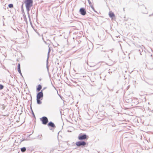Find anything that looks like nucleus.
Wrapping results in <instances>:
<instances>
[{
  "mask_svg": "<svg viewBox=\"0 0 153 153\" xmlns=\"http://www.w3.org/2000/svg\"><path fill=\"white\" fill-rule=\"evenodd\" d=\"M89 138L88 136L85 134H79L78 136V139L81 141H82L85 140H87Z\"/></svg>",
  "mask_w": 153,
  "mask_h": 153,
  "instance_id": "f03ea898",
  "label": "nucleus"
},
{
  "mask_svg": "<svg viewBox=\"0 0 153 153\" xmlns=\"http://www.w3.org/2000/svg\"><path fill=\"white\" fill-rule=\"evenodd\" d=\"M43 97V90H42L40 91L39 92L37 93L36 98H39L41 100H42Z\"/></svg>",
  "mask_w": 153,
  "mask_h": 153,
  "instance_id": "423d86ee",
  "label": "nucleus"
},
{
  "mask_svg": "<svg viewBox=\"0 0 153 153\" xmlns=\"http://www.w3.org/2000/svg\"><path fill=\"white\" fill-rule=\"evenodd\" d=\"M97 49L100 54H105V46L100 45L97 48Z\"/></svg>",
  "mask_w": 153,
  "mask_h": 153,
  "instance_id": "7ed1b4c3",
  "label": "nucleus"
},
{
  "mask_svg": "<svg viewBox=\"0 0 153 153\" xmlns=\"http://www.w3.org/2000/svg\"><path fill=\"white\" fill-rule=\"evenodd\" d=\"M39 81H41V79H39Z\"/></svg>",
  "mask_w": 153,
  "mask_h": 153,
  "instance_id": "7c9ffc66",
  "label": "nucleus"
},
{
  "mask_svg": "<svg viewBox=\"0 0 153 153\" xmlns=\"http://www.w3.org/2000/svg\"><path fill=\"white\" fill-rule=\"evenodd\" d=\"M42 88V86L41 85H39L36 88V91H40Z\"/></svg>",
  "mask_w": 153,
  "mask_h": 153,
  "instance_id": "9d476101",
  "label": "nucleus"
},
{
  "mask_svg": "<svg viewBox=\"0 0 153 153\" xmlns=\"http://www.w3.org/2000/svg\"><path fill=\"white\" fill-rule=\"evenodd\" d=\"M24 2L25 4V7L26 9L30 21V15L29 12L30 10V8L33 5V0H25Z\"/></svg>",
  "mask_w": 153,
  "mask_h": 153,
  "instance_id": "f257e3e1",
  "label": "nucleus"
},
{
  "mask_svg": "<svg viewBox=\"0 0 153 153\" xmlns=\"http://www.w3.org/2000/svg\"><path fill=\"white\" fill-rule=\"evenodd\" d=\"M76 145L78 147L84 146L86 144V142L84 141H81L76 142L75 143Z\"/></svg>",
  "mask_w": 153,
  "mask_h": 153,
  "instance_id": "20e7f679",
  "label": "nucleus"
},
{
  "mask_svg": "<svg viewBox=\"0 0 153 153\" xmlns=\"http://www.w3.org/2000/svg\"><path fill=\"white\" fill-rule=\"evenodd\" d=\"M50 51H51V50L50 49V48H49V49L48 50V58H47L48 59V58L49 57V54Z\"/></svg>",
  "mask_w": 153,
  "mask_h": 153,
  "instance_id": "aec40b11",
  "label": "nucleus"
},
{
  "mask_svg": "<svg viewBox=\"0 0 153 153\" xmlns=\"http://www.w3.org/2000/svg\"><path fill=\"white\" fill-rule=\"evenodd\" d=\"M4 88V85L2 84H0V90L3 89Z\"/></svg>",
  "mask_w": 153,
  "mask_h": 153,
  "instance_id": "6ab92c4d",
  "label": "nucleus"
},
{
  "mask_svg": "<svg viewBox=\"0 0 153 153\" xmlns=\"http://www.w3.org/2000/svg\"><path fill=\"white\" fill-rule=\"evenodd\" d=\"M40 120L42 123L45 125H46L48 122V118L46 117L43 116L40 118Z\"/></svg>",
  "mask_w": 153,
  "mask_h": 153,
  "instance_id": "39448f33",
  "label": "nucleus"
},
{
  "mask_svg": "<svg viewBox=\"0 0 153 153\" xmlns=\"http://www.w3.org/2000/svg\"><path fill=\"white\" fill-rule=\"evenodd\" d=\"M42 40H43V41L45 43H46V41L44 39V38L42 37Z\"/></svg>",
  "mask_w": 153,
  "mask_h": 153,
  "instance_id": "5701e85b",
  "label": "nucleus"
},
{
  "mask_svg": "<svg viewBox=\"0 0 153 153\" xmlns=\"http://www.w3.org/2000/svg\"><path fill=\"white\" fill-rule=\"evenodd\" d=\"M2 17H3V19H4H4H5V18H4V16H2Z\"/></svg>",
  "mask_w": 153,
  "mask_h": 153,
  "instance_id": "c756f323",
  "label": "nucleus"
},
{
  "mask_svg": "<svg viewBox=\"0 0 153 153\" xmlns=\"http://www.w3.org/2000/svg\"><path fill=\"white\" fill-rule=\"evenodd\" d=\"M79 12L80 14L82 16H85L86 14V10L84 7L81 8L79 9Z\"/></svg>",
  "mask_w": 153,
  "mask_h": 153,
  "instance_id": "0eeeda50",
  "label": "nucleus"
},
{
  "mask_svg": "<svg viewBox=\"0 0 153 153\" xmlns=\"http://www.w3.org/2000/svg\"><path fill=\"white\" fill-rule=\"evenodd\" d=\"M20 74L21 76L22 77H23V76H22V73H21V74Z\"/></svg>",
  "mask_w": 153,
  "mask_h": 153,
  "instance_id": "a878e982",
  "label": "nucleus"
},
{
  "mask_svg": "<svg viewBox=\"0 0 153 153\" xmlns=\"http://www.w3.org/2000/svg\"><path fill=\"white\" fill-rule=\"evenodd\" d=\"M41 100L40 99L36 98V102L37 104L40 105L42 104V102L41 101Z\"/></svg>",
  "mask_w": 153,
  "mask_h": 153,
  "instance_id": "9b49d317",
  "label": "nucleus"
},
{
  "mask_svg": "<svg viewBox=\"0 0 153 153\" xmlns=\"http://www.w3.org/2000/svg\"><path fill=\"white\" fill-rule=\"evenodd\" d=\"M8 7H9V8H12L13 7V4H9L8 5Z\"/></svg>",
  "mask_w": 153,
  "mask_h": 153,
  "instance_id": "f3484780",
  "label": "nucleus"
},
{
  "mask_svg": "<svg viewBox=\"0 0 153 153\" xmlns=\"http://www.w3.org/2000/svg\"><path fill=\"white\" fill-rule=\"evenodd\" d=\"M88 2L90 5H91V1H90V0H88Z\"/></svg>",
  "mask_w": 153,
  "mask_h": 153,
  "instance_id": "4be33fe9",
  "label": "nucleus"
},
{
  "mask_svg": "<svg viewBox=\"0 0 153 153\" xmlns=\"http://www.w3.org/2000/svg\"><path fill=\"white\" fill-rule=\"evenodd\" d=\"M48 127H51V128H50V129L52 130L53 129H55L56 128V126L52 122L50 121L48 123Z\"/></svg>",
  "mask_w": 153,
  "mask_h": 153,
  "instance_id": "6e6552de",
  "label": "nucleus"
},
{
  "mask_svg": "<svg viewBox=\"0 0 153 153\" xmlns=\"http://www.w3.org/2000/svg\"><path fill=\"white\" fill-rule=\"evenodd\" d=\"M30 97L31 98V99H32V97H31V95H30Z\"/></svg>",
  "mask_w": 153,
  "mask_h": 153,
  "instance_id": "2f4dec72",
  "label": "nucleus"
},
{
  "mask_svg": "<svg viewBox=\"0 0 153 153\" xmlns=\"http://www.w3.org/2000/svg\"><path fill=\"white\" fill-rule=\"evenodd\" d=\"M37 139L40 140L42 139V134L39 135L37 137Z\"/></svg>",
  "mask_w": 153,
  "mask_h": 153,
  "instance_id": "2eb2a0df",
  "label": "nucleus"
},
{
  "mask_svg": "<svg viewBox=\"0 0 153 153\" xmlns=\"http://www.w3.org/2000/svg\"><path fill=\"white\" fill-rule=\"evenodd\" d=\"M94 95V94H93V95H90L91 96H93Z\"/></svg>",
  "mask_w": 153,
  "mask_h": 153,
  "instance_id": "72a5a7b5",
  "label": "nucleus"
},
{
  "mask_svg": "<svg viewBox=\"0 0 153 153\" xmlns=\"http://www.w3.org/2000/svg\"><path fill=\"white\" fill-rule=\"evenodd\" d=\"M94 10V11L95 12H96V13H97V11H96V10H95V9H94V10Z\"/></svg>",
  "mask_w": 153,
  "mask_h": 153,
  "instance_id": "cd10ccee",
  "label": "nucleus"
},
{
  "mask_svg": "<svg viewBox=\"0 0 153 153\" xmlns=\"http://www.w3.org/2000/svg\"><path fill=\"white\" fill-rule=\"evenodd\" d=\"M20 149L21 152H25L26 151V148L25 147L21 148Z\"/></svg>",
  "mask_w": 153,
  "mask_h": 153,
  "instance_id": "ddd939ff",
  "label": "nucleus"
},
{
  "mask_svg": "<svg viewBox=\"0 0 153 153\" xmlns=\"http://www.w3.org/2000/svg\"><path fill=\"white\" fill-rule=\"evenodd\" d=\"M59 132H58V134H59Z\"/></svg>",
  "mask_w": 153,
  "mask_h": 153,
  "instance_id": "f704fd0d",
  "label": "nucleus"
},
{
  "mask_svg": "<svg viewBox=\"0 0 153 153\" xmlns=\"http://www.w3.org/2000/svg\"><path fill=\"white\" fill-rule=\"evenodd\" d=\"M30 109H31V111L32 114L33 116L35 118H36L35 116V115L34 114V112H33V110H32V107H31V105H30Z\"/></svg>",
  "mask_w": 153,
  "mask_h": 153,
  "instance_id": "4468645a",
  "label": "nucleus"
},
{
  "mask_svg": "<svg viewBox=\"0 0 153 153\" xmlns=\"http://www.w3.org/2000/svg\"><path fill=\"white\" fill-rule=\"evenodd\" d=\"M20 74L21 76L22 77H23V76H22V73H21V74Z\"/></svg>",
  "mask_w": 153,
  "mask_h": 153,
  "instance_id": "bb28decb",
  "label": "nucleus"
},
{
  "mask_svg": "<svg viewBox=\"0 0 153 153\" xmlns=\"http://www.w3.org/2000/svg\"><path fill=\"white\" fill-rule=\"evenodd\" d=\"M17 69L18 71V72L19 74H21V67H20V63H18L17 65Z\"/></svg>",
  "mask_w": 153,
  "mask_h": 153,
  "instance_id": "1a4fd4ad",
  "label": "nucleus"
},
{
  "mask_svg": "<svg viewBox=\"0 0 153 153\" xmlns=\"http://www.w3.org/2000/svg\"><path fill=\"white\" fill-rule=\"evenodd\" d=\"M90 6L93 10H94V7L93 6V5H92V4H91V5H90Z\"/></svg>",
  "mask_w": 153,
  "mask_h": 153,
  "instance_id": "412c9836",
  "label": "nucleus"
},
{
  "mask_svg": "<svg viewBox=\"0 0 153 153\" xmlns=\"http://www.w3.org/2000/svg\"><path fill=\"white\" fill-rule=\"evenodd\" d=\"M21 11L22 12L24 13V10L23 9V4H22V5L21 6Z\"/></svg>",
  "mask_w": 153,
  "mask_h": 153,
  "instance_id": "a211bd4d",
  "label": "nucleus"
},
{
  "mask_svg": "<svg viewBox=\"0 0 153 153\" xmlns=\"http://www.w3.org/2000/svg\"><path fill=\"white\" fill-rule=\"evenodd\" d=\"M48 59H47V63H46V67H47V70H49L48 65Z\"/></svg>",
  "mask_w": 153,
  "mask_h": 153,
  "instance_id": "dca6fc26",
  "label": "nucleus"
},
{
  "mask_svg": "<svg viewBox=\"0 0 153 153\" xmlns=\"http://www.w3.org/2000/svg\"><path fill=\"white\" fill-rule=\"evenodd\" d=\"M94 10V11L95 12H96V13H97V11H96V10H95V9H94V10Z\"/></svg>",
  "mask_w": 153,
  "mask_h": 153,
  "instance_id": "c85d7f7f",
  "label": "nucleus"
},
{
  "mask_svg": "<svg viewBox=\"0 0 153 153\" xmlns=\"http://www.w3.org/2000/svg\"><path fill=\"white\" fill-rule=\"evenodd\" d=\"M24 20H26V21L27 19H26V16H24Z\"/></svg>",
  "mask_w": 153,
  "mask_h": 153,
  "instance_id": "393cba45",
  "label": "nucleus"
},
{
  "mask_svg": "<svg viewBox=\"0 0 153 153\" xmlns=\"http://www.w3.org/2000/svg\"><path fill=\"white\" fill-rule=\"evenodd\" d=\"M22 13H23V16H26L25 15V12H24V13H23V12H22Z\"/></svg>",
  "mask_w": 153,
  "mask_h": 153,
  "instance_id": "b1692460",
  "label": "nucleus"
},
{
  "mask_svg": "<svg viewBox=\"0 0 153 153\" xmlns=\"http://www.w3.org/2000/svg\"><path fill=\"white\" fill-rule=\"evenodd\" d=\"M45 88H44L43 89H42V90H44V89H45Z\"/></svg>",
  "mask_w": 153,
  "mask_h": 153,
  "instance_id": "473e14b6",
  "label": "nucleus"
},
{
  "mask_svg": "<svg viewBox=\"0 0 153 153\" xmlns=\"http://www.w3.org/2000/svg\"><path fill=\"white\" fill-rule=\"evenodd\" d=\"M109 16L111 18H113V17H115V15H114V14L111 12H110L109 13Z\"/></svg>",
  "mask_w": 153,
  "mask_h": 153,
  "instance_id": "f8f14e48",
  "label": "nucleus"
}]
</instances>
